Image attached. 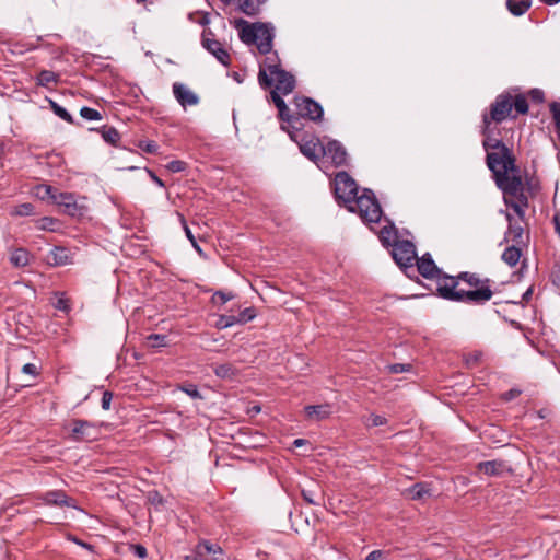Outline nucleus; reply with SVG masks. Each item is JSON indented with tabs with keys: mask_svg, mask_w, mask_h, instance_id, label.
Instances as JSON below:
<instances>
[{
	"mask_svg": "<svg viewBox=\"0 0 560 560\" xmlns=\"http://www.w3.org/2000/svg\"><path fill=\"white\" fill-rule=\"evenodd\" d=\"M486 149H494L487 155V164L492 171L497 185L504 192L505 203L523 220L527 208V196L518 171L510 150L499 140L488 138L483 142Z\"/></svg>",
	"mask_w": 560,
	"mask_h": 560,
	"instance_id": "f257e3e1",
	"label": "nucleus"
},
{
	"mask_svg": "<svg viewBox=\"0 0 560 560\" xmlns=\"http://www.w3.org/2000/svg\"><path fill=\"white\" fill-rule=\"evenodd\" d=\"M294 113L289 109V116L280 117L287 121L291 128L289 131L290 138L299 145L301 153L315 162V131L314 122L315 116V101L310 97L295 96L294 97Z\"/></svg>",
	"mask_w": 560,
	"mask_h": 560,
	"instance_id": "f03ea898",
	"label": "nucleus"
},
{
	"mask_svg": "<svg viewBox=\"0 0 560 560\" xmlns=\"http://www.w3.org/2000/svg\"><path fill=\"white\" fill-rule=\"evenodd\" d=\"M438 291L442 298L459 302L483 303L492 298L489 285L466 290L460 288V279L453 277L443 278L439 282Z\"/></svg>",
	"mask_w": 560,
	"mask_h": 560,
	"instance_id": "7ed1b4c3",
	"label": "nucleus"
},
{
	"mask_svg": "<svg viewBox=\"0 0 560 560\" xmlns=\"http://www.w3.org/2000/svg\"><path fill=\"white\" fill-rule=\"evenodd\" d=\"M240 38L247 45H255L260 54H268L272 48L275 38V28L267 23H247L243 22L240 30Z\"/></svg>",
	"mask_w": 560,
	"mask_h": 560,
	"instance_id": "20e7f679",
	"label": "nucleus"
},
{
	"mask_svg": "<svg viewBox=\"0 0 560 560\" xmlns=\"http://www.w3.org/2000/svg\"><path fill=\"white\" fill-rule=\"evenodd\" d=\"M345 207L350 212L358 213L368 223L378 222L382 217L381 207L373 192L369 189H364L361 195L358 194L352 199L347 198Z\"/></svg>",
	"mask_w": 560,
	"mask_h": 560,
	"instance_id": "39448f33",
	"label": "nucleus"
},
{
	"mask_svg": "<svg viewBox=\"0 0 560 560\" xmlns=\"http://www.w3.org/2000/svg\"><path fill=\"white\" fill-rule=\"evenodd\" d=\"M268 80L270 81V86H275L270 92V98L278 108L279 116H289V107L287 106L281 95H288L294 90V77L282 69L281 71L277 72V74L269 75Z\"/></svg>",
	"mask_w": 560,
	"mask_h": 560,
	"instance_id": "423d86ee",
	"label": "nucleus"
},
{
	"mask_svg": "<svg viewBox=\"0 0 560 560\" xmlns=\"http://www.w3.org/2000/svg\"><path fill=\"white\" fill-rule=\"evenodd\" d=\"M320 145L323 154L320 158V164H317V167L322 168L325 173H327L329 167L340 166L346 162L347 152L339 142L328 141Z\"/></svg>",
	"mask_w": 560,
	"mask_h": 560,
	"instance_id": "0eeeda50",
	"label": "nucleus"
},
{
	"mask_svg": "<svg viewBox=\"0 0 560 560\" xmlns=\"http://www.w3.org/2000/svg\"><path fill=\"white\" fill-rule=\"evenodd\" d=\"M332 185L336 199L345 206L347 198L352 199L359 194L357 183L346 172L337 173Z\"/></svg>",
	"mask_w": 560,
	"mask_h": 560,
	"instance_id": "6e6552de",
	"label": "nucleus"
},
{
	"mask_svg": "<svg viewBox=\"0 0 560 560\" xmlns=\"http://www.w3.org/2000/svg\"><path fill=\"white\" fill-rule=\"evenodd\" d=\"M184 560H225L223 549L209 540L200 541L194 551V555L184 557Z\"/></svg>",
	"mask_w": 560,
	"mask_h": 560,
	"instance_id": "1a4fd4ad",
	"label": "nucleus"
},
{
	"mask_svg": "<svg viewBox=\"0 0 560 560\" xmlns=\"http://www.w3.org/2000/svg\"><path fill=\"white\" fill-rule=\"evenodd\" d=\"M393 258L400 267H410L417 259L415 245L409 241H398L393 244Z\"/></svg>",
	"mask_w": 560,
	"mask_h": 560,
	"instance_id": "9d476101",
	"label": "nucleus"
},
{
	"mask_svg": "<svg viewBox=\"0 0 560 560\" xmlns=\"http://www.w3.org/2000/svg\"><path fill=\"white\" fill-rule=\"evenodd\" d=\"M266 57L260 65L259 73H258V82L260 86L267 89L270 88V81L268 80L269 75L277 74V72L281 71V62L276 51L270 50V52L265 54Z\"/></svg>",
	"mask_w": 560,
	"mask_h": 560,
	"instance_id": "9b49d317",
	"label": "nucleus"
},
{
	"mask_svg": "<svg viewBox=\"0 0 560 560\" xmlns=\"http://www.w3.org/2000/svg\"><path fill=\"white\" fill-rule=\"evenodd\" d=\"M512 109V101L510 96L500 95L492 105L490 118L486 115L483 122L486 126L490 124V119L497 122L504 120Z\"/></svg>",
	"mask_w": 560,
	"mask_h": 560,
	"instance_id": "f8f14e48",
	"label": "nucleus"
},
{
	"mask_svg": "<svg viewBox=\"0 0 560 560\" xmlns=\"http://www.w3.org/2000/svg\"><path fill=\"white\" fill-rule=\"evenodd\" d=\"M97 428L85 420H74L72 428V439L74 441H92L96 439Z\"/></svg>",
	"mask_w": 560,
	"mask_h": 560,
	"instance_id": "ddd939ff",
	"label": "nucleus"
},
{
	"mask_svg": "<svg viewBox=\"0 0 560 560\" xmlns=\"http://www.w3.org/2000/svg\"><path fill=\"white\" fill-rule=\"evenodd\" d=\"M173 93L176 101L184 108H186L187 106H195L199 103V96L183 83L175 82L173 84Z\"/></svg>",
	"mask_w": 560,
	"mask_h": 560,
	"instance_id": "4468645a",
	"label": "nucleus"
},
{
	"mask_svg": "<svg viewBox=\"0 0 560 560\" xmlns=\"http://www.w3.org/2000/svg\"><path fill=\"white\" fill-rule=\"evenodd\" d=\"M203 47L212 54L222 65L228 66L230 63V55L223 48L222 44L213 38H209L203 35L202 39Z\"/></svg>",
	"mask_w": 560,
	"mask_h": 560,
	"instance_id": "2eb2a0df",
	"label": "nucleus"
},
{
	"mask_svg": "<svg viewBox=\"0 0 560 560\" xmlns=\"http://www.w3.org/2000/svg\"><path fill=\"white\" fill-rule=\"evenodd\" d=\"M52 202L65 208V212L69 215L78 214V205L74 195L69 192H58L56 190Z\"/></svg>",
	"mask_w": 560,
	"mask_h": 560,
	"instance_id": "dca6fc26",
	"label": "nucleus"
},
{
	"mask_svg": "<svg viewBox=\"0 0 560 560\" xmlns=\"http://www.w3.org/2000/svg\"><path fill=\"white\" fill-rule=\"evenodd\" d=\"M47 260L51 266H65L72 264V255L65 247H55L50 250Z\"/></svg>",
	"mask_w": 560,
	"mask_h": 560,
	"instance_id": "f3484780",
	"label": "nucleus"
},
{
	"mask_svg": "<svg viewBox=\"0 0 560 560\" xmlns=\"http://www.w3.org/2000/svg\"><path fill=\"white\" fill-rule=\"evenodd\" d=\"M416 261L418 270L423 277L431 279L439 275L440 270L429 254L423 255L421 258H417Z\"/></svg>",
	"mask_w": 560,
	"mask_h": 560,
	"instance_id": "a211bd4d",
	"label": "nucleus"
},
{
	"mask_svg": "<svg viewBox=\"0 0 560 560\" xmlns=\"http://www.w3.org/2000/svg\"><path fill=\"white\" fill-rule=\"evenodd\" d=\"M503 462L489 460L478 464V470L487 476H499L506 470Z\"/></svg>",
	"mask_w": 560,
	"mask_h": 560,
	"instance_id": "6ab92c4d",
	"label": "nucleus"
},
{
	"mask_svg": "<svg viewBox=\"0 0 560 560\" xmlns=\"http://www.w3.org/2000/svg\"><path fill=\"white\" fill-rule=\"evenodd\" d=\"M10 262L15 267H25L30 264V253L25 248H15L10 254Z\"/></svg>",
	"mask_w": 560,
	"mask_h": 560,
	"instance_id": "aec40b11",
	"label": "nucleus"
},
{
	"mask_svg": "<svg viewBox=\"0 0 560 560\" xmlns=\"http://www.w3.org/2000/svg\"><path fill=\"white\" fill-rule=\"evenodd\" d=\"M532 1L530 0H508L506 7L509 11L515 15L521 16L523 15L530 7Z\"/></svg>",
	"mask_w": 560,
	"mask_h": 560,
	"instance_id": "412c9836",
	"label": "nucleus"
},
{
	"mask_svg": "<svg viewBox=\"0 0 560 560\" xmlns=\"http://www.w3.org/2000/svg\"><path fill=\"white\" fill-rule=\"evenodd\" d=\"M506 218L510 222L509 231L506 233L508 238L512 240L516 244H521L523 232H524L523 226L520 225L516 221H513V218L511 214H508Z\"/></svg>",
	"mask_w": 560,
	"mask_h": 560,
	"instance_id": "4be33fe9",
	"label": "nucleus"
},
{
	"mask_svg": "<svg viewBox=\"0 0 560 560\" xmlns=\"http://www.w3.org/2000/svg\"><path fill=\"white\" fill-rule=\"evenodd\" d=\"M213 372L220 378L231 380L236 375L237 370L231 363H223L213 366Z\"/></svg>",
	"mask_w": 560,
	"mask_h": 560,
	"instance_id": "5701e85b",
	"label": "nucleus"
},
{
	"mask_svg": "<svg viewBox=\"0 0 560 560\" xmlns=\"http://www.w3.org/2000/svg\"><path fill=\"white\" fill-rule=\"evenodd\" d=\"M43 501L49 505H69L67 497L61 491H50L43 497Z\"/></svg>",
	"mask_w": 560,
	"mask_h": 560,
	"instance_id": "b1692460",
	"label": "nucleus"
},
{
	"mask_svg": "<svg viewBox=\"0 0 560 560\" xmlns=\"http://www.w3.org/2000/svg\"><path fill=\"white\" fill-rule=\"evenodd\" d=\"M520 258L521 250L515 245L508 247L502 254V259L511 267L515 266Z\"/></svg>",
	"mask_w": 560,
	"mask_h": 560,
	"instance_id": "393cba45",
	"label": "nucleus"
},
{
	"mask_svg": "<svg viewBox=\"0 0 560 560\" xmlns=\"http://www.w3.org/2000/svg\"><path fill=\"white\" fill-rule=\"evenodd\" d=\"M408 495L412 500H420L423 499L424 497L431 495V491L425 485L417 483L410 489H408Z\"/></svg>",
	"mask_w": 560,
	"mask_h": 560,
	"instance_id": "a878e982",
	"label": "nucleus"
},
{
	"mask_svg": "<svg viewBox=\"0 0 560 560\" xmlns=\"http://www.w3.org/2000/svg\"><path fill=\"white\" fill-rule=\"evenodd\" d=\"M36 228L38 230L55 232L59 228V222L54 218L45 217L36 221Z\"/></svg>",
	"mask_w": 560,
	"mask_h": 560,
	"instance_id": "bb28decb",
	"label": "nucleus"
},
{
	"mask_svg": "<svg viewBox=\"0 0 560 560\" xmlns=\"http://www.w3.org/2000/svg\"><path fill=\"white\" fill-rule=\"evenodd\" d=\"M56 189H54L49 185H38L35 187L34 194L37 198L42 200H51L54 199V195Z\"/></svg>",
	"mask_w": 560,
	"mask_h": 560,
	"instance_id": "cd10ccee",
	"label": "nucleus"
},
{
	"mask_svg": "<svg viewBox=\"0 0 560 560\" xmlns=\"http://www.w3.org/2000/svg\"><path fill=\"white\" fill-rule=\"evenodd\" d=\"M58 80V75L49 70H43L37 75V84L42 86H48L51 83H56Z\"/></svg>",
	"mask_w": 560,
	"mask_h": 560,
	"instance_id": "c85d7f7f",
	"label": "nucleus"
},
{
	"mask_svg": "<svg viewBox=\"0 0 560 560\" xmlns=\"http://www.w3.org/2000/svg\"><path fill=\"white\" fill-rule=\"evenodd\" d=\"M11 215L27 217L34 214V206L30 202L15 206L11 210Z\"/></svg>",
	"mask_w": 560,
	"mask_h": 560,
	"instance_id": "c756f323",
	"label": "nucleus"
},
{
	"mask_svg": "<svg viewBox=\"0 0 560 560\" xmlns=\"http://www.w3.org/2000/svg\"><path fill=\"white\" fill-rule=\"evenodd\" d=\"M363 421L364 424L369 428L381 427L387 423V419L384 416L376 413H370L369 416L364 417Z\"/></svg>",
	"mask_w": 560,
	"mask_h": 560,
	"instance_id": "7c9ffc66",
	"label": "nucleus"
},
{
	"mask_svg": "<svg viewBox=\"0 0 560 560\" xmlns=\"http://www.w3.org/2000/svg\"><path fill=\"white\" fill-rule=\"evenodd\" d=\"M102 137L107 143L110 144H116L120 139L119 132L114 127L103 128Z\"/></svg>",
	"mask_w": 560,
	"mask_h": 560,
	"instance_id": "2f4dec72",
	"label": "nucleus"
},
{
	"mask_svg": "<svg viewBox=\"0 0 560 560\" xmlns=\"http://www.w3.org/2000/svg\"><path fill=\"white\" fill-rule=\"evenodd\" d=\"M52 112L67 122H72V117L66 108L54 101H49Z\"/></svg>",
	"mask_w": 560,
	"mask_h": 560,
	"instance_id": "473e14b6",
	"label": "nucleus"
},
{
	"mask_svg": "<svg viewBox=\"0 0 560 560\" xmlns=\"http://www.w3.org/2000/svg\"><path fill=\"white\" fill-rule=\"evenodd\" d=\"M80 115L86 120H101L102 115L98 110L91 108V107H82L80 109Z\"/></svg>",
	"mask_w": 560,
	"mask_h": 560,
	"instance_id": "72a5a7b5",
	"label": "nucleus"
},
{
	"mask_svg": "<svg viewBox=\"0 0 560 560\" xmlns=\"http://www.w3.org/2000/svg\"><path fill=\"white\" fill-rule=\"evenodd\" d=\"M395 237V233L387 226L383 228L380 232V240L385 245H393L396 242Z\"/></svg>",
	"mask_w": 560,
	"mask_h": 560,
	"instance_id": "f704fd0d",
	"label": "nucleus"
},
{
	"mask_svg": "<svg viewBox=\"0 0 560 560\" xmlns=\"http://www.w3.org/2000/svg\"><path fill=\"white\" fill-rule=\"evenodd\" d=\"M147 340H148L149 345L153 348L166 346V336L165 335L152 334V335L148 336Z\"/></svg>",
	"mask_w": 560,
	"mask_h": 560,
	"instance_id": "c9c22d12",
	"label": "nucleus"
},
{
	"mask_svg": "<svg viewBox=\"0 0 560 560\" xmlns=\"http://www.w3.org/2000/svg\"><path fill=\"white\" fill-rule=\"evenodd\" d=\"M235 324H238L236 315H222L220 316L217 325L219 328H228Z\"/></svg>",
	"mask_w": 560,
	"mask_h": 560,
	"instance_id": "e433bc0d",
	"label": "nucleus"
},
{
	"mask_svg": "<svg viewBox=\"0 0 560 560\" xmlns=\"http://www.w3.org/2000/svg\"><path fill=\"white\" fill-rule=\"evenodd\" d=\"M256 316L255 310L253 307H247L240 312L238 315H236L238 319V324H245L252 319H254Z\"/></svg>",
	"mask_w": 560,
	"mask_h": 560,
	"instance_id": "4c0bfd02",
	"label": "nucleus"
},
{
	"mask_svg": "<svg viewBox=\"0 0 560 560\" xmlns=\"http://www.w3.org/2000/svg\"><path fill=\"white\" fill-rule=\"evenodd\" d=\"M459 279L462 281H466L471 287V289H478L482 285H486L485 283H481V281L474 275L464 273L459 276Z\"/></svg>",
	"mask_w": 560,
	"mask_h": 560,
	"instance_id": "58836bf2",
	"label": "nucleus"
},
{
	"mask_svg": "<svg viewBox=\"0 0 560 560\" xmlns=\"http://www.w3.org/2000/svg\"><path fill=\"white\" fill-rule=\"evenodd\" d=\"M166 167H167L168 171H171L173 173H179V172L185 171L186 163L184 161H180V160H174V161H171L166 165Z\"/></svg>",
	"mask_w": 560,
	"mask_h": 560,
	"instance_id": "ea45409f",
	"label": "nucleus"
},
{
	"mask_svg": "<svg viewBox=\"0 0 560 560\" xmlns=\"http://www.w3.org/2000/svg\"><path fill=\"white\" fill-rule=\"evenodd\" d=\"M514 106L517 113L520 114H526L528 110V104L526 100L523 96H517Z\"/></svg>",
	"mask_w": 560,
	"mask_h": 560,
	"instance_id": "a19ab883",
	"label": "nucleus"
},
{
	"mask_svg": "<svg viewBox=\"0 0 560 560\" xmlns=\"http://www.w3.org/2000/svg\"><path fill=\"white\" fill-rule=\"evenodd\" d=\"M184 230H185V234H186L187 238L190 241L192 247L196 249V252L199 255H202V249L200 248L199 244L197 243L190 229L186 224H184Z\"/></svg>",
	"mask_w": 560,
	"mask_h": 560,
	"instance_id": "79ce46f5",
	"label": "nucleus"
},
{
	"mask_svg": "<svg viewBox=\"0 0 560 560\" xmlns=\"http://www.w3.org/2000/svg\"><path fill=\"white\" fill-rule=\"evenodd\" d=\"M555 125L558 131H560V103H553L550 107Z\"/></svg>",
	"mask_w": 560,
	"mask_h": 560,
	"instance_id": "37998d69",
	"label": "nucleus"
},
{
	"mask_svg": "<svg viewBox=\"0 0 560 560\" xmlns=\"http://www.w3.org/2000/svg\"><path fill=\"white\" fill-rule=\"evenodd\" d=\"M240 9L244 13H250V11L254 9L252 0H236Z\"/></svg>",
	"mask_w": 560,
	"mask_h": 560,
	"instance_id": "c03bdc74",
	"label": "nucleus"
},
{
	"mask_svg": "<svg viewBox=\"0 0 560 560\" xmlns=\"http://www.w3.org/2000/svg\"><path fill=\"white\" fill-rule=\"evenodd\" d=\"M112 399H113V394L110 392L106 390L103 393L102 408L104 410H108L110 408Z\"/></svg>",
	"mask_w": 560,
	"mask_h": 560,
	"instance_id": "a18cd8bd",
	"label": "nucleus"
},
{
	"mask_svg": "<svg viewBox=\"0 0 560 560\" xmlns=\"http://www.w3.org/2000/svg\"><path fill=\"white\" fill-rule=\"evenodd\" d=\"M231 299H233L232 294L224 293V292H221V291L215 292L214 295H213V300L214 301L219 300L221 304L226 303Z\"/></svg>",
	"mask_w": 560,
	"mask_h": 560,
	"instance_id": "49530a36",
	"label": "nucleus"
},
{
	"mask_svg": "<svg viewBox=\"0 0 560 560\" xmlns=\"http://www.w3.org/2000/svg\"><path fill=\"white\" fill-rule=\"evenodd\" d=\"M365 560H386V556L382 550H373L366 556Z\"/></svg>",
	"mask_w": 560,
	"mask_h": 560,
	"instance_id": "de8ad7c7",
	"label": "nucleus"
},
{
	"mask_svg": "<svg viewBox=\"0 0 560 560\" xmlns=\"http://www.w3.org/2000/svg\"><path fill=\"white\" fill-rule=\"evenodd\" d=\"M183 390L192 398H201L198 388L195 385H189L187 387H183Z\"/></svg>",
	"mask_w": 560,
	"mask_h": 560,
	"instance_id": "09e8293b",
	"label": "nucleus"
},
{
	"mask_svg": "<svg viewBox=\"0 0 560 560\" xmlns=\"http://www.w3.org/2000/svg\"><path fill=\"white\" fill-rule=\"evenodd\" d=\"M131 549L133 553L139 558L143 559L147 557V549L142 545H132Z\"/></svg>",
	"mask_w": 560,
	"mask_h": 560,
	"instance_id": "8fccbe9b",
	"label": "nucleus"
},
{
	"mask_svg": "<svg viewBox=\"0 0 560 560\" xmlns=\"http://www.w3.org/2000/svg\"><path fill=\"white\" fill-rule=\"evenodd\" d=\"M22 372L32 376H35L37 374V368L33 363H26L22 368Z\"/></svg>",
	"mask_w": 560,
	"mask_h": 560,
	"instance_id": "3c124183",
	"label": "nucleus"
},
{
	"mask_svg": "<svg viewBox=\"0 0 560 560\" xmlns=\"http://www.w3.org/2000/svg\"><path fill=\"white\" fill-rule=\"evenodd\" d=\"M331 406L327 405L325 406L323 409L317 406V411H316V415H317V418L318 417H327L330 412H331Z\"/></svg>",
	"mask_w": 560,
	"mask_h": 560,
	"instance_id": "603ef678",
	"label": "nucleus"
},
{
	"mask_svg": "<svg viewBox=\"0 0 560 560\" xmlns=\"http://www.w3.org/2000/svg\"><path fill=\"white\" fill-rule=\"evenodd\" d=\"M392 373H401L408 370V365L405 364H393L389 366Z\"/></svg>",
	"mask_w": 560,
	"mask_h": 560,
	"instance_id": "864d4df0",
	"label": "nucleus"
},
{
	"mask_svg": "<svg viewBox=\"0 0 560 560\" xmlns=\"http://www.w3.org/2000/svg\"><path fill=\"white\" fill-rule=\"evenodd\" d=\"M520 393H521V392H520V390H517V389H511V390L506 392V393L503 395V397H504V399H505V400H512V399H514L515 397H517V396L520 395Z\"/></svg>",
	"mask_w": 560,
	"mask_h": 560,
	"instance_id": "5fc2aeb1",
	"label": "nucleus"
},
{
	"mask_svg": "<svg viewBox=\"0 0 560 560\" xmlns=\"http://www.w3.org/2000/svg\"><path fill=\"white\" fill-rule=\"evenodd\" d=\"M302 495H303L304 500L308 503L310 506L315 502L312 491L303 490Z\"/></svg>",
	"mask_w": 560,
	"mask_h": 560,
	"instance_id": "6e6d98bb",
	"label": "nucleus"
},
{
	"mask_svg": "<svg viewBox=\"0 0 560 560\" xmlns=\"http://www.w3.org/2000/svg\"><path fill=\"white\" fill-rule=\"evenodd\" d=\"M306 443H307V441L304 439H296L293 441V446L301 447V446L305 445Z\"/></svg>",
	"mask_w": 560,
	"mask_h": 560,
	"instance_id": "4d7b16f0",
	"label": "nucleus"
},
{
	"mask_svg": "<svg viewBox=\"0 0 560 560\" xmlns=\"http://www.w3.org/2000/svg\"><path fill=\"white\" fill-rule=\"evenodd\" d=\"M150 176L154 183H156L160 187H164V183L155 174L150 173Z\"/></svg>",
	"mask_w": 560,
	"mask_h": 560,
	"instance_id": "13d9d810",
	"label": "nucleus"
},
{
	"mask_svg": "<svg viewBox=\"0 0 560 560\" xmlns=\"http://www.w3.org/2000/svg\"><path fill=\"white\" fill-rule=\"evenodd\" d=\"M553 221H555V225H556V231L560 236V215L556 214L553 218Z\"/></svg>",
	"mask_w": 560,
	"mask_h": 560,
	"instance_id": "bf43d9fd",
	"label": "nucleus"
},
{
	"mask_svg": "<svg viewBox=\"0 0 560 560\" xmlns=\"http://www.w3.org/2000/svg\"><path fill=\"white\" fill-rule=\"evenodd\" d=\"M316 110H317V121H319L322 116H323V114H324V110H323L322 106L318 103H317Z\"/></svg>",
	"mask_w": 560,
	"mask_h": 560,
	"instance_id": "052dcab7",
	"label": "nucleus"
},
{
	"mask_svg": "<svg viewBox=\"0 0 560 560\" xmlns=\"http://www.w3.org/2000/svg\"><path fill=\"white\" fill-rule=\"evenodd\" d=\"M540 2L548 4V5H555L560 2V0H539Z\"/></svg>",
	"mask_w": 560,
	"mask_h": 560,
	"instance_id": "680f3d73",
	"label": "nucleus"
},
{
	"mask_svg": "<svg viewBox=\"0 0 560 560\" xmlns=\"http://www.w3.org/2000/svg\"><path fill=\"white\" fill-rule=\"evenodd\" d=\"M532 95L534 98L541 100L542 93L540 91L535 90L532 92Z\"/></svg>",
	"mask_w": 560,
	"mask_h": 560,
	"instance_id": "e2e57ef3",
	"label": "nucleus"
},
{
	"mask_svg": "<svg viewBox=\"0 0 560 560\" xmlns=\"http://www.w3.org/2000/svg\"><path fill=\"white\" fill-rule=\"evenodd\" d=\"M306 412L308 416H312L313 413H315V406L306 407Z\"/></svg>",
	"mask_w": 560,
	"mask_h": 560,
	"instance_id": "0e129e2a",
	"label": "nucleus"
},
{
	"mask_svg": "<svg viewBox=\"0 0 560 560\" xmlns=\"http://www.w3.org/2000/svg\"><path fill=\"white\" fill-rule=\"evenodd\" d=\"M155 148H156V145H155L154 143H149V144L147 145V151H148V152H154V151H155Z\"/></svg>",
	"mask_w": 560,
	"mask_h": 560,
	"instance_id": "69168bd1",
	"label": "nucleus"
},
{
	"mask_svg": "<svg viewBox=\"0 0 560 560\" xmlns=\"http://www.w3.org/2000/svg\"><path fill=\"white\" fill-rule=\"evenodd\" d=\"M74 541H75V542H78L79 545H81V546H83V547L88 548V549H90V548H91V546H90V545H88V544L81 542V541H79V540H77V539H74Z\"/></svg>",
	"mask_w": 560,
	"mask_h": 560,
	"instance_id": "338daca9",
	"label": "nucleus"
},
{
	"mask_svg": "<svg viewBox=\"0 0 560 560\" xmlns=\"http://www.w3.org/2000/svg\"><path fill=\"white\" fill-rule=\"evenodd\" d=\"M303 521H304L306 524H308V523H310V521H308V517H307V516H305V517L303 518Z\"/></svg>",
	"mask_w": 560,
	"mask_h": 560,
	"instance_id": "774afa93",
	"label": "nucleus"
}]
</instances>
